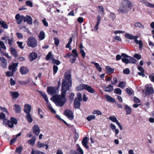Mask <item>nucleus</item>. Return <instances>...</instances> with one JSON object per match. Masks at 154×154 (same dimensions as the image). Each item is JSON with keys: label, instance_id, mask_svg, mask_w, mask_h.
<instances>
[{"label": "nucleus", "instance_id": "obj_1", "mask_svg": "<svg viewBox=\"0 0 154 154\" xmlns=\"http://www.w3.org/2000/svg\"><path fill=\"white\" fill-rule=\"evenodd\" d=\"M66 94L64 93H61V95L56 94L53 96L50 99L57 106H62L66 102Z\"/></svg>", "mask_w": 154, "mask_h": 154}, {"label": "nucleus", "instance_id": "obj_2", "mask_svg": "<svg viewBox=\"0 0 154 154\" xmlns=\"http://www.w3.org/2000/svg\"><path fill=\"white\" fill-rule=\"evenodd\" d=\"M132 4L129 0H124L122 3L118 10L119 12L127 13L132 8Z\"/></svg>", "mask_w": 154, "mask_h": 154}, {"label": "nucleus", "instance_id": "obj_3", "mask_svg": "<svg viewBox=\"0 0 154 154\" xmlns=\"http://www.w3.org/2000/svg\"><path fill=\"white\" fill-rule=\"evenodd\" d=\"M72 84V82L69 83L66 81H62L61 88V92H63L66 94V91L69 90L70 87L71 86Z\"/></svg>", "mask_w": 154, "mask_h": 154}, {"label": "nucleus", "instance_id": "obj_4", "mask_svg": "<svg viewBox=\"0 0 154 154\" xmlns=\"http://www.w3.org/2000/svg\"><path fill=\"white\" fill-rule=\"evenodd\" d=\"M38 91L39 93L41 94V95L42 97L43 98H44L47 104L48 105L49 109L51 110L52 112L55 113V111L49 102L47 95L41 91L38 90Z\"/></svg>", "mask_w": 154, "mask_h": 154}, {"label": "nucleus", "instance_id": "obj_5", "mask_svg": "<svg viewBox=\"0 0 154 154\" xmlns=\"http://www.w3.org/2000/svg\"><path fill=\"white\" fill-rule=\"evenodd\" d=\"M27 45L30 47L34 48L37 46V42L35 38L33 37H29L27 42Z\"/></svg>", "mask_w": 154, "mask_h": 154}, {"label": "nucleus", "instance_id": "obj_6", "mask_svg": "<svg viewBox=\"0 0 154 154\" xmlns=\"http://www.w3.org/2000/svg\"><path fill=\"white\" fill-rule=\"evenodd\" d=\"M71 72V70H69L66 71L64 73V79H62V81H66L69 83V82H72Z\"/></svg>", "mask_w": 154, "mask_h": 154}, {"label": "nucleus", "instance_id": "obj_7", "mask_svg": "<svg viewBox=\"0 0 154 154\" xmlns=\"http://www.w3.org/2000/svg\"><path fill=\"white\" fill-rule=\"evenodd\" d=\"M64 115L69 120H72L74 119L73 114L72 111L69 109H66L64 112Z\"/></svg>", "mask_w": 154, "mask_h": 154}, {"label": "nucleus", "instance_id": "obj_8", "mask_svg": "<svg viewBox=\"0 0 154 154\" xmlns=\"http://www.w3.org/2000/svg\"><path fill=\"white\" fill-rule=\"evenodd\" d=\"M57 89L56 87H48L47 89V92L48 94L52 95L55 94L57 93Z\"/></svg>", "mask_w": 154, "mask_h": 154}, {"label": "nucleus", "instance_id": "obj_9", "mask_svg": "<svg viewBox=\"0 0 154 154\" xmlns=\"http://www.w3.org/2000/svg\"><path fill=\"white\" fill-rule=\"evenodd\" d=\"M24 17L23 15H20L19 14H17L15 17L17 23L19 24H21L23 21H24Z\"/></svg>", "mask_w": 154, "mask_h": 154}, {"label": "nucleus", "instance_id": "obj_10", "mask_svg": "<svg viewBox=\"0 0 154 154\" xmlns=\"http://www.w3.org/2000/svg\"><path fill=\"white\" fill-rule=\"evenodd\" d=\"M65 58L69 57L70 59L69 60L70 62L72 63L75 62L76 58L74 56V55L70 52H68L65 56Z\"/></svg>", "mask_w": 154, "mask_h": 154}, {"label": "nucleus", "instance_id": "obj_11", "mask_svg": "<svg viewBox=\"0 0 154 154\" xmlns=\"http://www.w3.org/2000/svg\"><path fill=\"white\" fill-rule=\"evenodd\" d=\"M33 133L36 136H38L40 132V130L38 125H34L32 127Z\"/></svg>", "mask_w": 154, "mask_h": 154}, {"label": "nucleus", "instance_id": "obj_12", "mask_svg": "<svg viewBox=\"0 0 154 154\" xmlns=\"http://www.w3.org/2000/svg\"><path fill=\"white\" fill-rule=\"evenodd\" d=\"M20 72L21 74L24 75L28 73L29 72V70L27 67L22 66L20 68Z\"/></svg>", "mask_w": 154, "mask_h": 154}, {"label": "nucleus", "instance_id": "obj_13", "mask_svg": "<svg viewBox=\"0 0 154 154\" xmlns=\"http://www.w3.org/2000/svg\"><path fill=\"white\" fill-rule=\"evenodd\" d=\"M88 138L87 137L83 138L82 141V143L83 146L87 149H89V147L88 145Z\"/></svg>", "mask_w": 154, "mask_h": 154}, {"label": "nucleus", "instance_id": "obj_14", "mask_svg": "<svg viewBox=\"0 0 154 154\" xmlns=\"http://www.w3.org/2000/svg\"><path fill=\"white\" fill-rule=\"evenodd\" d=\"M10 122L9 125V127L11 128H13L14 127V125H16L17 124V119L14 117L10 118Z\"/></svg>", "mask_w": 154, "mask_h": 154}, {"label": "nucleus", "instance_id": "obj_15", "mask_svg": "<svg viewBox=\"0 0 154 154\" xmlns=\"http://www.w3.org/2000/svg\"><path fill=\"white\" fill-rule=\"evenodd\" d=\"M37 57L38 54L36 53L32 52L29 55V58L30 61H32L36 59Z\"/></svg>", "mask_w": 154, "mask_h": 154}, {"label": "nucleus", "instance_id": "obj_16", "mask_svg": "<svg viewBox=\"0 0 154 154\" xmlns=\"http://www.w3.org/2000/svg\"><path fill=\"white\" fill-rule=\"evenodd\" d=\"M32 109V107L30 105L26 104L24 105V111L26 113H30Z\"/></svg>", "mask_w": 154, "mask_h": 154}, {"label": "nucleus", "instance_id": "obj_17", "mask_svg": "<svg viewBox=\"0 0 154 154\" xmlns=\"http://www.w3.org/2000/svg\"><path fill=\"white\" fill-rule=\"evenodd\" d=\"M24 22H26L29 25L32 24V19L30 16L27 15L26 17H24Z\"/></svg>", "mask_w": 154, "mask_h": 154}, {"label": "nucleus", "instance_id": "obj_18", "mask_svg": "<svg viewBox=\"0 0 154 154\" xmlns=\"http://www.w3.org/2000/svg\"><path fill=\"white\" fill-rule=\"evenodd\" d=\"M125 36L127 39H134V40L135 38H138V36L137 35L134 36L133 35L127 33L125 34Z\"/></svg>", "mask_w": 154, "mask_h": 154}, {"label": "nucleus", "instance_id": "obj_19", "mask_svg": "<svg viewBox=\"0 0 154 154\" xmlns=\"http://www.w3.org/2000/svg\"><path fill=\"white\" fill-rule=\"evenodd\" d=\"M0 61L1 62V66L3 68H5L7 66V61L3 57H1Z\"/></svg>", "mask_w": 154, "mask_h": 154}, {"label": "nucleus", "instance_id": "obj_20", "mask_svg": "<svg viewBox=\"0 0 154 154\" xmlns=\"http://www.w3.org/2000/svg\"><path fill=\"white\" fill-rule=\"evenodd\" d=\"M10 53L11 55L15 57H18V54L16 49L12 47L10 48Z\"/></svg>", "mask_w": 154, "mask_h": 154}, {"label": "nucleus", "instance_id": "obj_21", "mask_svg": "<svg viewBox=\"0 0 154 154\" xmlns=\"http://www.w3.org/2000/svg\"><path fill=\"white\" fill-rule=\"evenodd\" d=\"M104 90L105 92H110L113 90V86L110 85H108V86H104L103 87Z\"/></svg>", "mask_w": 154, "mask_h": 154}, {"label": "nucleus", "instance_id": "obj_22", "mask_svg": "<svg viewBox=\"0 0 154 154\" xmlns=\"http://www.w3.org/2000/svg\"><path fill=\"white\" fill-rule=\"evenodd\" d=\"M10 94L12 96L13 99L17 98L19 96V94L17 91H11Z\"/></svg>", "mask_w": 154, "mask_h": 154}, {"label": "nucleus", "instance_id": "obj_23", "mask_svg": "<svg viewBox=\"0 0 154 154\" xmlns=\"http://www.w3.org/2000/svg\"><path fill=\"white\" fill-rule=\"evenodd\" d=\"M18 63H13L11 65H9L8 67V69L9 70H17V67L18 65Z\"/></svg>", "mask_w": 154, "mask_h": 154}, {"label": "nucleus", "instance_id": "obj_24", "mask_svg": "<svg viewBox=\"0 0 154 154\" xmlns=\"http://www.w3.org/2000/svg\"><path fill=\"white\" fill-rule=\"evenodd\" d=\"M15 107L14 110L16 113H19L21 111V108L20 105L15 104L14 105Z\"/></svg>", "mask_w": 154, "mask_h": 154}, {"label": "nucleus", "instance_id": "obj_25", "mask_svg": "<svg viewBox=\"0 0 154 154\" xmlns=\"http://www.w3.org/2000/svg\"><path fill=\"white\" fill-rule=\"evenodd\" d=\"M106 73L109 74L113 73L114 71V69L109 66H106Z\"/></svg>", "mask_w": 154, "mask_h": 154}, {"label": "nucleus", "instance_id": "obj_26", "mask_svg": "<svg viewBox=\"0 0 154 154\" xmlns=\"http://www.w3.org/2000/svg\"><path fill=\"white\" fill-rule=\"evenodd\" d=\"M26 118L27 121L29 123H31L33 121V119L30 113H26Z\"/></svg>", "mask_w": 154, "mask_h": 154}, {"label": "nucleus", "instance_id": "obj_27", "mask_svg": "<svg viewBox=\"0 0 154 154\" xmlns=\"http://www.w3.org/2000/svg\"><path fill=\"white\" fill-rule=\"evenodd\" d=\"M146 93L148 94H151L154 93L153 88L152 87H147L146 91Z\"/></svg>", "mask_w": 154, "mask_h": 154}, {"label": "nucleus", "instance_id": "obj_28", "mask_svg": "<svg viewBox=\"0 0 154 154\" xmlns=\"http://www.w3.org/2000/svg\"><path fill=\"white\" fill-rule=\"evenodd\" d=\"M97 21L96 24L94 26V28L95 29L97 30L98 29V26L100 23V21L101 19V17L100 16L98 15L97 16Z\"/></svg>", "mask_w": 154, "mask_h": 154}, {"label": "nucleus", "instance_id": "obj_29", "mask_svg": "<svg viewBox=\"0 0 154 154\" xmlns=\"http://www.w3.org/2000/svg\"><path fill=\"white\" fill-rule=\"evenodd\" d=\"M85 88V90L91 93L92 94L95 92V90L91 86H89L88 85H87L86 87Z\"/></svg>", "mask_w": 154, "mask_h": 154}, {"label": "nucleus", "instance_id": "obj_30", "mask_svg": "<svg viewBox=\"0 0 154 154\" xmlns=\"http://www.w3.org/2000/svg\"><path fill=\"white\" fill-rule=\"evenodd\" d=\"M125 109L126 110L127 115H130L131 114V109L130 106L128 105H126L125 106Z\"/></svg>", "mask_w": 154, "mask_h": 154}, {"label": "nucleus", "instance_id": "obj_31", "mask_svg": "<svg viewBox=\"0 0 154 154\" xmlns=\"http://www.w3.org/2000/svg\"><path fill=\"white\" fill-rule=\"evenodd\" d=\"M62 121L63 122V123L67 126L69 128H72L73 130L75 132V133L76 134V129L75 128H74L73 125H71L69 124H68L65 120L63 119L62 120Z\"/></svg>", "mask_w": 154, "mask_h": 154}, {"label": "nucleus", "instance_id": "obj_32", "mask_svg": "<svg viewBox=\"0 0 154 154\" xmlns=\"http://www.w3.org/2000/svg\"><path fill=\"white\" fill-rule=\"evenodd\" d=\"M105 97L106 98V99L109 101L114 103H115L116 102V100H115L110 96L108 95H105Z\"/></svg>", "mask_w": 154, "mask_h": 154}, {"label": "nucleus", "instance_id": "obj_33", "mask_svg": "<svg viewBox=\"0 0 154 154\" xmlns=\"http://www.w3.org/2000/svg\"><path fill=\"white\" fill-rule=\"evenodd\" d=\"M86 84H80L78 86V91H81L83 90H85Z\"/></svg>", "mask_w": 154, "mask_h": 154}, {"label": "nucleus", "instance_id": "obj_34", "mask_svg": "<svg viewBox=\"0 0 154 154\" xmlns=\"http://www.w3.org/2000/svg\"><path fill=\"white\" fill-rule=\"evenodd\" d=\"M91 63L94 64L97 69L100 72H101L102 70L101 67L100 66L98 63H96L94 62H92Z\"/></svg>", "mask_w": 154, "mask_h": 154}, {"label": "nucleus", "instance_id": "obj_35", "mask_svg": "<svg viewBox=\"0 0 154 154\" xmlns=\"http://www.w3.org/2000/svg\"><path fill=\"white\" fill-rule=\"evenodd\" d=\"M137 38H135L134 40V41L135 43L139 45V48L140 49L142 48L143 45V44L141 40L138 41L137 39Z\"/></svg>", "mask_w": 154, "mask_h": 154}, {"label": "nucleus", "instance_id": "obj_36", "mask_svg": "<svg viewBox=\"0 0 154 154\" xmlns=\"http://www.w3.org/2000/svg\"><path fill=\"white\" fill-rule=\"evenodd\" d=\"M30 154H46L45 152L38 150H34L33 149H32V150Z\"/></svg>", "mask_w": 154, "mask_h": 154}, {"label": "nucleus", "instance_id": "obj_37", "mask_svg": "<svg viewBox=\"0 0 154 154\" xmlns=\"http://www.w3.org/2000/svg\"><path fill=\"white\" fill-rule=\"evenodd\" d=\"M0 24L5 29H7L8 28V26L6 23L3 20H0Z\"/></svg>", "mask_w": 154, "mask_h": 154}, {"label": "nucleus", "instance_id": "obj_38", "mask_svg": "<svg viewBox=\"0 0 154 154\" xmlns=\"http://www.w3.org/2000/svg\"><path fill=\"white\" fill-rule=\"evenodd\" d=\"M3 120V124L6 126L8 125V126L9 127V125H10V123H11L10 120H8L6 119H5Z\"/></svg>", "mask_w": 154, "mask_h": 154}, {"label": "nucleus", "instance_id": "obj_39", "mask_svg": "<svg viewBox=\"0 0 154 154\" xmlns=\"http://www.w3.org/2000/svg\"><path fill=\"white\" fill-rule=\"evenodd\" d=\"M45 37V34L44 32L43 31H41L39 35V39L40 40H42Z\"/></svg>", "mask_w": 154, "mask_h": 154}, {"label": "nucleus", "instance_id": "obj_40", "mask_svg": "<svg viewBox=\"0 0 154 154\" xmlns=\"http://www.w3.org/2000/svg\"><path fill=\"white\" fill-rule=\"evenodd\" d=\"M129 60L130 63H136L137 62V60L129 56Z\"/></svg>", "mask_w": 154, "mask_h": 154}, {"label": "nucleus", "instance_id": "obj_41", "mask_svg": "<svg viewBox=\"0 0 154 154\" xmlns=\"http://www.w3.org/2000/svg\"><path fill=\"white\" fill-rule=\"evenodd\" d=\"M125 83L124 82L121 81L119 82L118 84V86L122 89H123L125 87Z\"/></svg>", "mask_w": 154, "mask_h": 154}, {"label": "nucleus", "instance_id": "obj_42", "mask_svg": "<svg viewBox=\"0 0 154 154\" xmlns=\"http://www.w3.org/2000/svg\"><path fill=\"white\" fill-rule=\"evenodd\" d=\"M95 118L96 116L94 115H90L86 118V119L88 121H90L92 120L95 119Z\"/></svg>", "mask_w": 154, "mask_h": 154}, {"label": "nucleus", "instance_id": "obj_43", "mask_svg": "<svg viewBox=\"0 0 154 154\" xmlns=\"http://www.w3.org/2000/svg\"><path fill=\"white\" fill-rule=\"evenodd\" d=\"M51 60L52 61V63L54 64H55L57 65H59L60 63V62L59 60H56L54 57H52Z\"/></svg>", "mask_w": 154, "mask_h": 154}, {"label": "nucleus", "instance_id": "obj_44", "mask_svg": "<svg viewBox=\"0 0 154 154\" xmlns=\"http://www.w3.org/2000/svg\"><path fill=\"white\" fill-rule=\"evenodd\" d=\"M134 26L136 27H138L140 28H144V27L142 24L140 22H137L134 23Z\"/></svg>", "mask_w": 154, "mask_h": 154}, {"label": "nucleus", "instance_id": "obj_45", "mask_svg": "<svg viewBox=\"0 0 154 154\" xmlns=\"http://www.w3.org/2000/svg\"><path fill=\"white\" fill-rule=\"evenodd\" d=\"M109 119L111 121L116 122V124L119 122L116 118L114 116H111L109 118Z\"/></svg>", "mask_w": 154, "mask_h": 154}, {"label": "nucleus", "instance_id": "obj_46", "mask_svg": "<svg viewBox=\"0 0 154 154\" xmlns=\"http://www.w3.org/2000/svg\"><path fill=\"white\" fill-rule=\"evenodd\" d=\"M99 9L98 11V13L102 15L103 14L104 9L103 7L102 6H99L98 7Z\"/></svg>", "mask_w": 154, "mask_h": 154}, {"label": "nucleus", "instance_id": "obj_47", "mask_svg": "<svg viewBox=\"0 0 154 154\" xmlns=\"http://www.w3.org/2000/svg\"><path fill=\"white\" fill-rule=\"evenodd\" d=\"M45 146V144L43 143H41L38 141L37 143V147L38 148L43 147Z\"/></svg>", "mask_w": 154, "mask_h": 154}, {"label": "nucleus", "instance_id": "obj_48", "mask_svg": "<svg viewBox=\"0 0 154 154\" xmlns=\"http://www.w3.org/2000/svg\"><path fill=\"white\" fill-rule=\"evenodd\" d=\"M78 154H84V152L80 147L79 145L78 144Z\"/></svg>", "mask_w": 154, "mask_h": 154}, {"label": "nucleus", "instance_id": "obj_49", "mask_svg": "<svg viewBox=\"0 0 154 154\" xmlns=\"http://www.w3.org/2000/svg\"><path fill=\"white\" fill-rule=\"evenodd\" d=\"M122 92L121 90L119 88H116L114 90V92L115 93L120 95L121 94Z\"/></svg>", "mask_w": 154, "mask_h": 154}, {"label": "nucleus", "instance_id": "obj_50", "mask_svg": "<svg viewBox=\"0 0 154 154\" xmlns=\"http://www.w3.org/2000/svg\"><path fill=\"white\" fill-rule=\"evenodd\" d=\"M25 4L27 6H29L30 7H32L33 6V4L32 2L30 0H27L25 2Z\"/></svg>", "mask_w": 154, "mask_h": 154}, {"label": "nucleus", "instance_id": "obj_51", "mask_svg": "<svg viewBox=\"0 0 154 154\" xmlns=\"http://www.w3.org/2000/svg\"><path fill=\"white\" fill-rule=\"evenodd\" d=\"M23 149V147L22 146H19L17 147L16 150L15 152L18 153L19 154H20Z\"/></svg>", "mask_w": 154, "mask_h": 154}, {"label": "nucleus", "instance_id": "obj_52", "mask_svg": "<svg viewBox=\"0 0 154 154\" xmlns=\"http://www.w3.org/2000/svg\"><path fill=\"white\" fill-rule=\"evenodd\" d=\"M93 114H97V115H100L102 114V113L100 110L98 109H95L92 112Z\"/></svg>", "mask_w": 154, "mask_h": 154}, {"label": "nucleus", "instance_id": "obj_53", "mask_svg": "<svg viewBox=\"0 0 154 154\" xmlns=\"http://www.w3.org/2000/svg\"><path fill=\"white\" fill-rule=\"evenodd\" d=\"M17 43L18 45V47L21 49H23L24 47L23 46V42H20L19 41H17Z\"/></svg>", "mask_w": 154, "mask_h": 154}, {"label": "nucleus", "instance_id": "obj_54", "mask_svg": "<svg viewBox=\"0 0 154 154\" xmlns=\"http://www.w3.org/2000/svg\"><path fill=\"white\" fill-rule=\"evenodd\" d=\"M74 96V94L73 93H70L69 95V98L70 99V102L72 103L73 100Z\"/></svg>", "mask_w": 154, "mask_h": 154}, {"label": "nucleus", "instance_id": "obj_55", "mask_svg": "<svg viewBox=\"0 0 154 154\" xmlns=\"http://www.w3.org/2000/svg\"><path fill=\"white\" fill-rule=\"evenodd\" d=\"M35 138H33L32 137V138L31 139H30L29 141V143L31 145H33L34 144L35 141Z\"/></svg>", "mask_w": 154, "mask_h": 154}, {"label": "nucleus", "instance_id": "obj_56", "mask_svg": "<svg viewBox=\"0 0 154 154\" xmlns=\"http://www.w3.org/2000/svg\"><path fill=\"white\" fill-rule=\"evenodd\" d=\"M54 44L55 45L57 46L59 43L60 40L59 39L55 37L54 38Z\"/></svg>", "mask_w": 154, "mask_h": 154}, {"label": "nucleus", "instance_id": "obj_57", "mask_svg": "<svg viewBox=\"0 0 154 154\" xmlns=\"http://www.w3.org/2000/svg\"><path fill=\"white\" fill-rule=\"evenodd\" d=\"M52 57V54L51 52H49L47 55L46 57V59L47 60H49Z\"/></svg>", "mask_w": 154, "mask_h": 154}, {"label": "nucleus", "instance_id": "obj_58", "mask_svg": "<svg viewBox=\"0 0 154 154\" xmlns=\"http://www.w3.org/2000/svg\"><path fill=\"white\" fill-rule=\"evenodd\" d=\"M72 41V38L70 37L69 38V40L66 46V48H69L70 47V45L71 44Z\"/></svg>", "mask_w": 154, "mask_h": 154}, {"label": "nucleus", "instance_id": "obj_59", "mask_svg": "<svg viewBox=\"0 0 154 154\" xmlns=\"http://www.w3.org/2000/svg\"><path fill=\"white\" fill-rule=\"evenodd\" d=\"M1 48L5 50L6 49V47L5 45L4 42L2 41H0V48Z\"/></svg>", "mask_w": 154, "mask_h": 154}, {"label": "nucleus", "instance_id": "obj_60", "mask_svg": "<svg viewBox=\"0 0 154 154\" xmlns=\"http://www.w3.org/2000/svg\"><path fill=\"white\" fill-rule=\"evenodd\" d=\"M132 91H133V90H132L131 88L130 89L127 88L126 89V92L130 95H132Z\"/></svg>", "mask_w": 154, "mask_h": 154}, {"label": "nucleus", "instance_id": "obj_61", "mask_svg": "<svg viewBox=\"0 0 154 154\" xmlns=\"http://www.w3.org/2000/svg\"><path fill=\"white\" fill-rule=\"evenodd\" d=\"M122 61L123 62L126 63L128 64L129 63V61L128 59L125 58H123L122 59Z\"/></svg>", "mask_w": 154, "mask_h": 154}, {"label": "nucleus", "instance_id": "obj_62", "mask_svg": "<svg viewBox=\"0 0 154 154\" xmlns=\"http://www.w3.org/2000/svg\"><path fill=\"white\" fill-rule=\"evenodd\" d=\"M58 67L55 65H54L53 66V73L54 74H55L57 73L58 70Z\"/></svg>", "mask_w": 154, "mask_h": 154}, {"label": "nucleus", "instance_id": "obj_63", "mask_svg": "<svg viewBox=\"0 0 154 154\" xmlns=\"http://www.w3.org/2000/svg\"><path fill=\"white\" fill-rule=\"evenodd\" d=\"M123 72L124 74L128 75L129 74L130 71L128 68H127L124 69Z\"/></svg>", "mask_w": 154, "mask_h": 154}, {"label": "nucleus", "instance_id": "obj_64", "mask_svg": "<svg viewBox=\"0 0 154 154\" xmlns=\"http://www.w3.org/2000/svg\"><path fill=\"white\" fill-rule=\"evenodd\" d=\"M134 57L138 60H140L141 58V56L138 54H135L134 55Z\"/></svg>", "mask_w": 154, "mask_h": 154}]
</instances>
